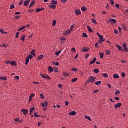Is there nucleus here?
<instances>
[{"instance_id": "nucleus-25", "label": "nucleus", "mask_w": 128, "mask_h": 128, "mask_svg": "<svg viewBox=\"0 0 128 128\" xmlns=\"http://www.w3.org/2000/svg\"><path fill=\"white\" fill-rule=\"evenodd\" d=\"M63 76H70V73H66V72H63Z\"/></svg>"}, {"instance_id": "nucleus-57", "label": "nucleus", "mask_w": 128, "mask_h": 128, "mask_svg": "<svg viewBox=\"0 0 128 128\" xmlns=\"http://www.w3.org/2000/svg\"><path fill=\"white\" fill-rule=\"evenodd\" d=\"M110 3L112 6L114 4V2L113 0H110Z\"/></svg>"}, {"instance_id": "nucleus-54", "label": "nucleus", "mask_w": 128, "mask_h": 128, "mask_svg": "<svg viewBox=\"0 0 128 128\" xmlns=\"http://www.w3.org/2000/svg\"><path fill=\"white\" fill-rule=\"evenodd\" d=\"M72 52H76V48H72L71 49Z\"/></svg>"}, {"instance_id": "nucleus-61", "label": "nucleus", "mask_w": 128, "mask_h": 128, "mask_svg": "<svg viewBox=\"0 0 128 128\" xmlns=\"http://www.w3.org/2000/svg\"><path fill=\"white\" fill-rule=\"evenodd\" d=\"M114 32L116 34H118V31L117 30H114Z\"/></svg>"}, {"instance_id": "nucleus-49", "label": "nucleus", "mask_w": 128, "mask_h": 128, "mask_svg": "<svg viewBox=\"0 0 128 128\" xmlns=\"http://www.w3.org/2000/svg\"><path fill=\"white\" fill-rule=\"evenodd\" d=\"M12 8H14V4H12L10 6V9L12 10Z\"/></svg>"}, {"instance_id": "nucleus-6", "label": "nucleus", "mask_w": 128, "mask_h": 128, "mask_svg": "<svg viewBox=\"0 0 128 128\" xmlns=\"http://www.w3.org/2000/svg\"><path fill=\"white\" fill-rule=\"evenodd\" d=\"M74 12L76 16H80L82 14V12H80V10H74Z\"/></svg>"}, {"instance_id": "nucleus-10", "label": "nucleus", "mask_w": 128, "mask_h": 128, "mask_svg": "<svg viewBox=\"0 0 128 128\" xmlns=\"http://www.w3.org/2000/svg\"><path fill=\"white\" fill-rule=\"evenodd\" d=\"M68 116H76V111H72L70 112L68 114Z\"/></svg>"}, {"instance_id": "nucleus-34", "label": "nucleus", "mask_w": 128, "mask_h": 128, "mask_svg": "<svg viewBox=\"0 0 128 128\" xmlns=\"http://www.w3.org/2000/svg\"><path fill=\"white\" fill-rule=\"evenodd\" d=\"M56 24V20H54L52 22V26H54Z\"/></svg>"}, {"instance_id": "nucleus-39", "label": "nucleus", "mask_w": 128, "mask_h": 128, "mask_svg": "<svg viewBox=\"0 0 128 128\" xmlns=\"http://www.w3.org/2000/svg\"><path fill=\"white\" fill-rule=\"evenodd\" d=\"M104 55V53H100V58H103Z\"/></svg>"}, {"instance_id": "nucleus-55", "label": "nucleus", "mask_w": 128, "mask_h": 128, "mask_svg": "<svg viewBox=\"0 0 128 128\" xmlns=\"http://www.w3.org/2000/svg\"><path fill=\"white\" fill-rule=\"evenodd\" d=\"M71 70H72V72H76L78 70V68H72Z\"/></svg>"}, {"instance_id": "nucleus-31", "label": "nucleus", "mask_w": 128, "mask_h": 128, "mask_svg": "<svg viewBox=\"0 0 128 128\" xmlns=\"http://www.w3.org/2000/svg\"><path fill=\"white\" fill-rule=\"evenodd\" d=\"M94 72H95V74H98L100 70H98V68H95L94 70Z\"/></svg>"}, {"instance_id": "nucleus-17", "label": "nucleus", "mask_w": 128, "mask_h": 128, "mask_svg": "<svg viewBox=\"0 0 128 128\" xmlns=\"http://www.w3.org/2000/svg\"><path fill=\"white\" fill-rule=\"evenodd\" d=\"M8 80V78L6 76H0V80Z\"/></svg>"}, {"instance_id": "nucleus-43", "label": "nucleus", "mask_w": 128, "mask_h": 128, "mask_svg": "<svg viewBox=\"0 0 128 128\" xmlns=\"http://www.w3.org/2000/svg\"><path fill=\"white\" fill-rule=\"evenodd\" d=\"M10 64L12 66H16V62H14V61H12V62H10Z\"/></svg>"}, {"instance_id": "nucleus-36", "label": "nucleus", "mask_w": 128, "mask_h": 128, "mask_svg": "<svg viewBox=\"0 0 128 128\" xmlns=\"http://www.w3.org/2000/svg\"><path fill=\"white\" fill-rule=\"evenodd\" d=\"M82 36L83 38H88V34H86L84 32H83Z\"/></svg>"}, {"instance_id": "nucleus-20", "label": "nucleus", "mask_w": 128, "mask_h": 128, "mask_svg": "<svg viewBox=\"0 0 128 128\" xmlns=\"http://www.w3.org/2000/svg\"><path fill=\"white\" fill-rule=\"evenodd\" d=\"M34 4H35L34 0L32 1L31 3L29 6L30 8H32V6H34Z\"/></svg>"}, {"instance_id": "nucleus-23", "label": "nucleus", "mask_w": 128, "mask_h": 128, "mask_svg": "<svg viewBox=\"0 0 128 128\" xmlns=\"http://www.w3.org/2000/svg\"><path fill=\"white\" fill-rule=\"evenodd\" d=\"M31 54H32V56H36V54H35V51L34 50H32L30 51Z\"/></svg>"}, {"instance_id": "nucleus-45", "label": "nucleus", "mask_w": 128, "mask_h": 128, "mask_svg": "<svg viewBox=\"0 0 128 128\" xmlns=\"http://www.w3.org/2000/svg\"><path fill=\"white\" fill-rule=\"evenodd\" d=\"M20 34V32H18L16 34V38H18V35Z\"/></svg>"}, {"instance_id": "nucleus-11", "label": "nucleus", "mask_w": 128, "mask_h": 128, "mask_svg": "<svg viewBox=\"0 0 128 128\" xmlns=\"http://www.w3.org/2000/svg\"><path fill=\"white\" fill-rule=\"evenodd\" d=\"M71 32H72V31H70V30H68L64 32L63 33V34L64 36H68V34H70Z\"/></svg>"}, {"instance_id": "nucleus-47", "label": "nucleus", "mask_w": 128, "mask_h": 128, "mask_svg": "<svg viewBox=\"0 0 128 128\" xmlns=\"http://www.w3.org/2000/svg\"><path fill=\"white\" fill-rule=\"evenodd\" d=\"M122 28H123V30H126V25H122Z\"/></svg>"}, {"instance_id": "nucleus-48", "label": "nucleus", "mask_w": 128, "mask_h": 128, "mask_svg": "<svg viewBox=\"0 0 128 128\" xmlns=\"http://www.w3.org/2000/svg\"><path fill=\"white\" fill-rule=\"evenodd\" d=\"M53 70H54V72H58V68H54Z\"/></svg>"}, {"instance_id": "nucleus-35", "label": "nucleus", "mask_w": 128, "mask_h": 128, "mask_svg": "<svg viewBox=\"0 0 128 128\" xmlns=\"http://www.w3.org/2000/svg\"><path fill=\"white\" fill-rule=\"evenodd\" d=\"M25 38H26V35L22 36L21 38V40H22V42H24Z\"/></svg>"}, {"instance_id": "nucleus-53", "label": "nucleus", "mask_w": 128, "mask_h": 128, "mask_svg": "<svg viewBox=\"0 0 128 128\" xmlns=\"http://www.w3.org/2000/svg\"><path fill=\"white\" fill-rule=\"evenodd\" d=\"M24 2V0H21L19 2V3L18 4V6H22V4Z\"/></svg>"}, {"instance_id": "nucleus-41", "label": "nucleus", "mask_w": 128, "mask_h": 128, "mask_svg": "<svg viewBox=\"0 0 128 128\" xmlns=\"http://www.w3.org/2000/svg\"><path fill=\"white\" fill-rule=\"evenodd\" d=\"M102 76H103L104 78H108V74H106V73H104V74H102Z\"/></svg>"}, {"instance_id": "nucleus-24", "label": "nucleus", "mask_w": 128, "mask_h": 128, "mask_svg": "<svg viewBox=\"0 0 128 128\" xmlns=\"http://www.w3.org/2000/svg\"><path fill=\"white\" fill-rule=\"evenodd\" d=\"M116 48H118V50H122V47L120 46L118 44L116 45Z\"/></svg>"}, {"instance_id": "nucleus-56", "label": "nucleus", "mask_w": 128, "mask_h": 128, "mask_svg": "<svg viewBox=\"0 0 128 128\" xmlns=\"http://www.w3.org/2000/svg\"><path fill=\"white\" fill-rule=\"evenodd\" d=\"M30 60H32V58L33 56L32 55L30 54L28 57H27Z\"/></svg>"}, {"instance_id": "nucleus-1", "label": "nucleus", "mask_w": 128, "mask_h": 128, "mask_svg": "<svg viewBox=\"0 0 128 128\" xmlns=\"http://www.w3.org/2000/svg\"><path fill=\"white\" fill-rule=\"evenodd\" d=\"M122 48H123L122 49V51L123 50L124 52H128V48L126 46V43H123Z\"/></svg>"}, {"instance_id": "nucleus-40", "label": "nucleus", "mask_w": 128, "mask_h": 128, "mask_svg": "<svg viewBox=\"0 0 128 128\" xmlns=\"http://www.w3.org/2000/svg\"><path fill=\"white\" fill-rule=\"evenodd\" d=\"M92 24H96V19H94V18H92Z\"/></svg>"}, {"instance_id": "nucleus-52", "label": "nucleus", "mask_w": 128, "mask_h": 128, "mask_svg": "<svg viewBox=\"0 0 128 128\" xmlns=\"http://www.w3.org/2000/svg\"><path fill=\"white\" fill-rule=\"evenodd\" d=\"M40 98H42V100H44V94H40Z\"/></svg>"}, {"instance_id": "nucleus-32", "label": "nucleus", "mask_w": 128, "mask_h": 128, "mask_svg": "<svg viewBox=\"0 0 128 128\" xmlns=\"http://www.w3.org/2000/svg\"><path fill=\"white\" fill-rule=\"evenodd\" d=\"M30 62V59L28 58V57L26 58V62H25V64H28Z\"/></svg>"}, {"instance_id": "nucleus-28", "label": "nucleus", "mask_w": 128, "mask_h": 128, "mask_svg": "<svg viewBox=\"0 0 128 128\" xmlns=\"http://www.w3.org/2000/svg\"><path fill=\"white\" fill-rule=\"evenodd\" d=\"M96 34L98 36V38H104V37H102V35H101L100 34V32H97L96 33Z\"/></svg>"}, {"instance_id": "nucleus-42", "label": "nucleus", "mask_w": 128, "mask_h": 128, "mask_svg": "<svg viewBox=\"0 0 128 128\" xmlns=\"http://www.w3.org/2000/svg\"><path fill=\"white\" fill-rule=\"evenodd\" d=\"M78 80V78H74L72 80L71 82H76Z\"/></svg>"}, {"instance_id": "nucleus-19", "label": "nucleus", "mask_w": 128, "mask_h": 128, "mask_svg": "<svg viewBox=\"0 0 128 128\" xmlns=\"http://www.w3.org/2000/svg\"><path fill=\"white\" fill-rule=\"evenodd\" d=\"M44 8H37L36 10V12H42V10H44Z\"/></svg>"}, {"instance_id": "nucleus-14", "label": "nucleus", "mask_w": 128, "mask_h": 128, "mask_svg": "<svg viewBox=\"0 0 128 128\" xmlns=\"http://www.w3.org/2000/svg\"><path fill=\"white\" fill-rule=\"evenodd\" d=\"M48 8H53L54 10H56V5L52 4L48 6Z\"/></svg>"}, {"instance_id": "nucleus-59", "label": "nucleus", "mask_w": 128, "mask_h": 128, "mask_svg": "<svg viewBox=\"0 0 128 128\" xmlns=\"http://www.w3.org/2000/svg\"><path fill=\"white\" fill-rule=\"evenodd\" d=\"M121 62H122V64H126V62L125 60H120Z\"/></svg>"}, {"instance_id": "nucleus-51", "label": "nucleus", "mask_w": 128, "mask_h": 128, "mask_svg": "<svg viewBox=\"0 0 128 128\" xmlns=\"http://www.w3.org/2000/svg\"><path fill=\"white\" fill-rule=\"evenodd\" d=\"M34 116L35 118H38V116H40L38 115V113L36 112H34Z\"/></svg>"}, {"instance_id": "nucleus-15", "label": "nucleus", "mask_w": 128, "mask_h": 128, "mask_svg": "<svg viewBox=\"0 0 128 128\" xmlns=\"http://www.w3.org/2000/svg\"><path fill=\"white\" fill-rule=\"evenodd\" d=\"M89 50H90V48H82V50L83 52H88Z\"/></svg>"}, {"instance_id": "nucleus-3", "label": "nucleus", "mask_w": 128, "mask_h": 128, "mask_svg": "<svg viewBox=\"0 0 128 128\" xmlns=\"http://www.w3.org/2000/svg\"><path fill=\"white\" fill-rule=\"evenodd\" d=\"M42 78H46L47 80H50V77L48 75L46 74H40Z\"/></svg>"}, {"instance_id": "nucleus-26", "label": "nucleus", "mask_w": 128, "mask_h": 128, "mask_svg": "<svg viewBox=\"0 0 128 128\" xmlns=\"http://www.w3.org/2000/svg\"><path fill=\"white\" fill-rule=\"evenodd\" d=\"M100 40L98 42V44H100L102 42H104V38H100Z\"/></svg>"}, {"instance_id": "nucleus-2", "label": "nucleus", "mask_w": 128, "mask_h": 128, "mask_svg": "<svg viewBox=\"0 0 128 128\" xmlns=\"http://www.w3.org/2000/svg\"><path fill=\"white\" fill-rule=\"evenodd\" d=\"M48 102L45 101L44 102L42 103L41 106H42V108H44V110H46V106H48ZM44 106H46V108H44Z\"/></svg>"}, {"instance_id": "nucleus-8", "label": "nucleus", "mask_w": 128, "mask_h": 128, "mask_svg": "<svg viewBox=\"0 0 128 128\" xmlns=\"http://www.w3.org/2000/svg\"><path fill=\"white\" fill-rule=\"evenodd\" d=\"M120 106H122V103H118L116 104H114V108H120Z\"/></svg>"}, {"instance_id": "nucleus-33", "label": "nucleus", "mask_w": 128, "mask_h": 128, "mask_svg": "<svg viewBox=\"0 0 128 128\" xmlns=\"http://www.w3.org/2000/svg\"><path fill=\"white\" fill-rule=\"evenodd\" d=\"M101 82H102L100 80L97 81V82H95V84L96 86H98V85L100 84Z\"/></svg>"}, {"instance_id": "nucleus-12", "label": "nucleus", "mask_w": 128, "mask_h": 128, "mask_svg": "<svg viewBox=\"0 0 128 128\" xmlns=\"http://www.w3.org/2000/svg\"><path fill=\"white\" fill-rule=\"evenodd\" d=\"M48 70L49 72H50V73L52 72H54V68H52L50 66H49L48 67Z\"/></svg>"}, {"instance_id": "nucleus-64", "label": "nucleus", "mask_w": 128, "mask_h": 128, "mask_svg": "<svg viewBox=\"0 0 128 128\" xmlns=\"http://www.w3.org/2000/svg\"><path fill=\"white\" fill-rule=\"evenodd\" d=\"M94 46L95 48H100V46H98V43H96Z\"/></svg>"}, {"instance_id": "nucleus-60", "label": "nucleus", "mask_w": 128, "mask_h": 128, "mask_svg": "<svg viewBox=\"0 0 128 128\" xmlns=\"http://www.w3.org/2000/svg\"><path fill=\"white\" fill-rule=\"evenodd\" d=\"M122 78H124V76H126V74L124 72H122Z\"/></svg>"}, {"instance_id": "nucleus-4", "label": "nucleus", "mask_w": 128, "mask_h": 128, "mask_svg": "<svg viewBox=\"0 0 128 128\" xmlns=\"http://www.w3.org/2000/svg\"><path fill=\"white\" fill-rule=\"evenodd\" d=\"M21 112L24 114V116H26V114L28 112V110L27 109H22Z\"/></svg>"}, {"instance_id": "nucleus-9", "label": "nucleus", "mask_w": 128, "mask_h": 128, "mask_svg": "<svg viewBox=\"0 0 128 128\" xmlns=\"http://www.w3.org/2000/svg\"><path fill=\"white\" fill-rule=\"evenodd\" d=\"M30 0H26L24 1V6H28V4H30Z\"/></svg>"}, {"instance_id": "nucleus-37", "label": "nucleus", "mask_w": 128, "mask_h": 128, "mask_svg": "<svg viewBox=\"0 0 128 128\" xmlns=\"http://www.w3.org/2000/svg\"><path fill=\"white\" fill-rule=\"evenodd\" d=\"M34 110V107H32L31 108H30V114H32V112Z\"/></svg>"}, {"instance_id": "nucleus-30", "label": "nucleus", "mask_w": 128, "mask_h": 128, "mask_svg": "<svg viewBox=\"0 0 128 128\" xmlns=\"http://www.w3.org/2000/svg\"><path fill=\"white\" fill-rule=\"evenodd\" d=\"M81 10H82V12H86V6L82 7Z\"/></svg>"}, {"instance_id": "nucleus-50", "label": "nucleus", "mask_w": 128, "mask_h": 128, "mask_svg": "<svg viewBox=\"0 0 128 128\" xmlns=\"http://www.w3.org/2000/svg\"><path fill=\"white\" fill-rule=\"evenodd\" d=\"M115 8L118 9L120 8V4H115Z\"/></svg>"}, {"instance_id": "nucleus-7", "label": "nucleus", "mask_w": 128, "mask_h": 128, "mask_svg": "<svg viewBox=\"0 0 128 128\" xmlns=\"http://www.w3.org/2000/svg\"><path fill=\"white\" fill-rule=\"evenodd\" d=\"M96 78L92 76L90 77L88 80L90 81V82L92 83L95 82Z\"/></svg>"}, {"instance_id": "nucleus-38", "label": "nucleus", "mask_w": 128, "mask_h": 128, "mask_svg": "<svg viewBox=\"0 0 128 128\" xmlns=\"http://www.w3.org/2000/svg\"><path fill=\"white\" fill-rule=\"evenodd\" d=\"M62 52V51H58L55 52L56 56H60V54Z\"/></svg>"}, {"instance_id": "nucleus-62", "label": "nucleus", "mask_w": 128, "mask_h": 128, "mask_svg": "<svg viewBox=\"0 0 128 128\" xmlns=\"http://www.w3.org/2000/svg\"><path fill=\"white\" fill-rule=\"evenodd\" d=\"M14 78L16 79V80H20V76H14Z\"/></svg>"}, {"instance_id": "nucleus-46", "label": "nucleus", "mask_w": 128, "mask_h": 128, "mask_svg": "<svg viewBox=\"0 0 128 128\" xmlns=\"http://www.w3.org/2000/svg\"><path fill=\"white\" fill-rule=\"evenodd\" d=\"M105 52L106 56H108V54H110V50H106Z\"/></svg>"}, {"instance_id": "nucleus-44", "label": "nucleus", "mask_w": 128, "mask_h": 128, "mask_svg": "<svg viewBox=\"0 0 128 128\" xmlns=\"http://www.w3.org/2000/svg\"><path fill=\"white\" fill-rule=\"evenodd\" d=\"M84 118H86L87 120H92V119H90V118L89 116H85Z\"/></svg>"}, {"instance_id": "nucleus-18", "label": "nucleus", "mask_w": 128, "mask_h": 128, "mask_svg": "<svg viewBox=\"0 0 128 128\" xmlns=\"http://www.w3.org/2000/svg\"><path fill=\"white\" fill-rule=\"evenodd\" d=\"M42 58H44V55L42 54H40L38 57V60H42Z\"/></svg>"}, {"instance_id": "nucleus-5", "label": "nucleus", "mask_w": 128, "mask_h": 128, "mask_svg": "<svg viewBox=\"0 0 128 128\" xmlns=\"http://www.w3.org/2000/svg\"><path fill=\"white\" fill-rule=\"evenodd\" d=\"M109 22H111V24H116V20L112 19V18H110L109 19Z\"/></svg>"}, {"instance_id": "nucleus-29", "label": "nucleus", "mask_w": 128, "mask_h": 128, "mask_svg": "<svg viewBox=\"0 0 128 128\" xmlns=\"http://www.w3.org/2000/svg\"><path fill=\"white\" fill-rule=\"evenodd\" d=\"M74 24H72L70 26V30H70V32H72V30H74Z\"/></svg>"}, {"instance_id": "nucleus-63", "label": "nucleus", "mask_w": 128, "mask_h": 128, "mask_svg": "<svg viewBox=\"0 0 128 128\" xmlns=\"http://www.w3.org/2000/svg\"><path fill=\"white\" fill-rule=\"evenodd\" d=\"M68 104H69L68 101L65 102V106H68Z\"/></svg>"}, {"instance_id": "nucleus-58", "label": "nucleus", "mask_w": 128, "mask_h": 128, "mask_svg": "<svg viewBox=\"0 0 128 128\" xmlns=\"http://www.w3.org/2000/svg\"><path fill=\"white\" fill-rule=\"evenodd\" d=\"M14 122H20V118H16L14 120Z\"/></svg>"}, {"instance_id": "nucleus-13", "label": "nucleus", "mask_w": 128, "mask_h": 128, "mask_svg": "<svg viewBox=\"0 0 128 128\" xmlns=\"http://www.w3.org/2000/svg\"><path fill=\"white\" fill-rule=\"evenodd\" d=\"M114 78H120V76L118 74H113Z\"/></svg>"}, {"instance_id": "nucleus-22", "label": "nucleus", "mask_w": 128, "mask_h": 128, "mask_svg": "<svg viewBox=\"0 0 128 128\" xmlns=\"http://www.w3.org/2000/svg\"><path fill=\"white\" fill-rule=\"evenodd\" d=\"M86 28H87V30H88V32H92V29L90 26H86Z\"/></svg>"}, {"instance_id": "nucleus-16", "label": "nucleus", "mask_w": 128, "mask_h": 128, "mask_svg": "<svg viewBox=\"0 0 128 128\" xmlns=\"http://www.w3.org/2000/svg\"><path fill=\"white\" fill-rule=\"evenodd\" d=\"M51 4H54V6H56V4H58V1H56V0H52L51 2Z\"/></svg>"}, {"instance_id": "nucleus-21", "label": "nucleus", "mask_w": 128, "mask_h": 128, "mask_svg": "<svg viewBox=\"0 0 128 128\" xmlns=\"http://www.w3.org/2000/svg\"><path fill=\"white\" fill-rule=\"evenodd\" d=\"M96 58H94V60L90 62V64H94V62H96Z\"/></svg>"}, {"instance_id": "nucleus-27", "label": "nucleus", "mask_w": 128, "mask_h": 128, "mask_svg": "<svg viewBox=\"0 0 128 128\" xmlns=\"http://www.w3.org/2000/svg\"><path fill=\"white\" fill-rule=\"evenodd\" d=\"M24 28H26V26H24L21 27L20 28H18V32H20V30H22Z\"/></svg>"}]
</instances>
